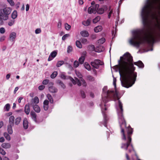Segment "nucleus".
<instances>
[{"label":"nucleus","instance_id":"nucleus-1","mask_svg":"<svg viewBox=\"0 0 160 160\" xmlns=\"http://www.w3.org/2000/svg\"><path fill=\"white\" fill-rule=\"evenodd\" d=\"M141 16L144 27H148L153 21L157 22L150 30L132 31L129 43L137 48L152 47L160 40V0H146L142 7Z\"/></svg>","mask_w":160,"mask_h":160},{"label":"nucleus","instance_id":"nucleus-2","mask_svg":"<svg viewBox=\"0 0 160 160\" xmlns=\"http://www.w3.org/2000/svg\"><path fill=\"white\" fill-rule=\"evenodd\" d=\"M132 57L128 52L125 53L123 57H121L118 61V65L113 68L116 72H119L123 80H121L123 87L128 88L135 83L137 77V73L134 71L135 68L132 62Z\"/></svg>","mask_w":160,"mask_h":160},{"label":"nucleus","instance_id":"nucleus-3","mask_svg":"<svg viewBox=\"0 0 160 160\" xmlns=\"http://www.w3.org/2000/svg\"><path fill=\"white\" fill-rule=\"evenodd\" d=\"M118 95V92L116 90L115 92L112 90H107V87H104L103 88V92L102 94V101L100 104V106L101 108L103 117L104 122L103 124L105 127H106L108 118L104 112V111L107 109V106H108V104H106V103L109 100L115 101L117 99V101L116 104V108L117 110L118 122L121 129V133L123 134V138L125 139V137L124 135V128H125L127 130V128L130 127L129 126L127 127L126 126V122L122 113V104L119 100Z\"/></svg>","mask_w":160,"mask_h":160},{"label":"nucleus","instance_id":"nucleus-4","mask_svg":"<svg viewBox=\"0 0 160 160\" xmlns=\"http://www.w3.org/2000/svg\"><path fill=\"white\" fill-rule=\"evenodd\" d=\"M10 8H5L0 10V24L2 25L3 23L2 19L4 20H7L8 18V15H9L11 11Z\"/></svg>","mask_w":160,"mask_h":160},{"label":"nucleus","instance_id":"nucleus-5","mask_svg":"<svg viewBox=\"0 0 160 160\" xmlns=\"http://www.w3.org/2000/svg\"><path fill=\"white\" fill-rule=\"evenodd\" d=\"M91 64L94 68L98 69L99 67V66L103 65L104 63L99 59H95L94 61L91 62Z\"/></svg>","mask_w":160,"mask_h":160},{"label":"nucleus","instance_id":"nucleus-6","mask_svg":"<svg viewBox=\"0 0 160 160\" xmlns=\"http://www.w3.org/2000/svg\"><path fill=\"white\" fill-rule=\"evenodd\" d=\"M60 78L64 79H69L74 84H76V82L75 80L72 77L69 76H67L64 72H62L60 74Z\"/></svg>","mask_w":160,"mask_h":160},{"label":"nucleus","instance_id":"nucleus-7","mask_svg":"<svg viewBox=\"0 0 160 160\" xmlns=\"http://www.w3.org/2000/svg\"><path fill=\"white\" fill-rule=\"evenodd\" d=\"M57 53V52L56 51H53L50 55L48 59V61H50L52 60L56 56Z\"/></svg>","mask_w":160,"mask_h":160},{"label":"nucleus","instance_id":"nucleus-8","mask_svg":"<svg viewBox=\"0 0 160 160\" xmlns=\"http://www.w3.org/2000/svg\"><path fill=\"white\" fill-rule=\"evenodd\" d=\"M16 37V33L14 32H11L9 36L10 40L12 42L14 41Z\"/></svg>","mask_w":160,"mask_h":160},{"label":"nucleus","instance_id":"nucleus-9","mask_svg":"<svg viewBox=\"0 0 160 160\" xmlns=\"http://www.w3.org/2000/svg\"><path fill=\"white\" fill-rule=\"evenodd\" d=\"M30 115L31 118L36 122H37V115L36 113L33 111H32L30 113Z\"/></svg>","mask_w":160,"mask_h":160},{"label":"nucleus","instance_id":"nucleus-10","mask_svg":"<svg viewBox=\"0 0 160 160\" xmlns=\"http://www.w3.org/2000/svg\"><path fill=\"white\" fill-rule=\"evenodd\" d=\"M23 127L24 128L26 129L28 126V122L26 118H24L23 120Z\"/></svg>","mask_w":160,"mask_h":160},{"label":"nucleus","instance_id":"nucleus-11","mask_svg":"<svg viewBox=\"0 0 160 160\" xmlns=\"http://www.w3.org/2000/svg\"><path fill=\"white\" fill-rule=\"evenodd\" d=\"M49 102L47 100H45L43 102V108L45 110H47L48 108Z\"/></svg>","mask_w":160,"mask_h":160},{"label":"nucleus","instance_id":"nucleus-12","mask_svg":"<svg viewBox=\"0 0 160 160\" xmlns=\"http://www.w3.org/2000/svg\"><path fill=\"white\" fill-rule=\"evenodd\" d=\"M1 146L3 148L8 149L10 148L11 145L9 143H3L2 144Z\"/></svg>","mask_w":160,"mask_h":160},{"label":"nucleus","instance_id":"nucleus-13","mask_svg":"<svg viewBox=\"0 0 160 160\" xmlns=\"http://www.w3.org/2000/svg\"><path fill=\"white\" fill-rule=\"evenodd\" d=\"M91 21V18H89L86 21H83L82 22V24L84 26H89Z\"/></svg>","mask_w":160,"mask_h":160},{"label":"nucleus","instance_id":"nucleus-14","mask_svg":"<svg viewBox=\"0 0 160 160\" xmlns=\"http://www.w3.org/2000/svg\"><path fill=\"white\" fill-rule=\"evenodd\" d=\"M134 64L138 66L139 68H142L144 67V64L141 61H139L138 62H135Z\"/></svg>","mask_w":160,"mask_h":160},{"label":"nucleus","instance_id":"nucleus-15","mask_svg":"<svg viewBox=\"0 0 160 160\" xmlns=\"http://www.w3.org/2000/svg\"><path fill=\"white\" fill-rule=\"evenodd\" d=\"M24 111L27 115H28L30 112V108L29 104H28L25 105L24 108Z\"/></svg>","mask_w":160,"mask_h":160},{"label":"nucleus","instance_id":"nucleus-16","mask_svg":"<svg viewBox=\"0 0 160 160\" xmlns=\"http://www.w3.org/2000/svg\"><path fill=\"white\" fill-rule=\"evenodd\" d=\"M104 48L102 46H99L97 47L95 49L96 52H102L104 50Z\"/></svg>","mask_w":160,"mask_h":160},{"label":"nucleus","instance_id":"nucleus-17","mask_svg":"<svg viewBox=\"0 0 160 160\" xmlns=\"http://www.w3.org/2000/svg\"><path fill=\"white\" fill-rule=\"evenodd\" d=\"M88 12L89 13L91 14L92 13H95L96 12L95 11L94 8L93 6H91L88 9Z\"/></svg>","mask_w":160,"mask_h":160},{"label":"nucleus","instance_id":"nucleus-18","mask_svg":"<svg viewBox=\"0 0 160 160\" xmlns=\"http://www.w3.org/2000/svg\"><path fill=\"white\" fill-rule=\"evenodd\" d=\"M12 125H8L7 127V130L8 133L10 134H11L12 133L13 131L12 129Z\"/></svg>","mask_w":160,"mask_h":160},{"label":"nucleus","instance_id":"nucleus-19","mask_svg":"<svg viewBox=\"0 0 160 160\" xmlns=\"http://www.w3.org/2000/svg\"><path fill=\"white\" fill-rule=\"evenodd\" d=\"M14 119V117L13 116H11L9 118V125H12V126H13Z\"/></svg>","mask_w":160,"mask_h":160},{"label":"nucleus","instance_id":"nucleus-20","mask_svg":"<svg viewBox=\"0 0 160 160\" xmlns=\"http://www.w3.org/2000/svg\"><path fill=\"white\" fill-rule=\"evenodd\" d=\"M80 34L83 37H88L89 36V34L88 32L86 30L81 31L80 32Z\"/></svg>","mask_w":160,"mask_h":160},{"label":"nucleus","instance_id":"nucleus-21","mask_svg":"<svg viewBox=\"0 0 160 160\" xmlns=\"http://www.w3.org/2000/svg\"><path fill=\"white\" fill-rule=\"evenodd\" d=\"M33 108L34 110L37 112L38 113L40 111V109L39 107L36 104L33 105Z\"/></svg>","mask_w":160,"mask_h":160},{"label":"nucleus","instance_id":"nucleus-22","mask_svg":"<svg viewBox=\"0 0 160 160\" xmlns=\"http://www.w3.org/2000/svg\"><path fill=\"white\" fill-rule=\"evenodd\" d=\"M57 83L60 85L61 87L63 89H65L66 88V86L64 83L60 80H58L57 81Z\"/></svg>","mask_w":160,"mask_h":160},{"label":"nucleus","instance_id":"nucleus-23","mask_svg":"<svg viewBox=\"0 0 160 160\" xmlns=\"http://www.w3.org/2000/svg\"><path fill=\"white\" fill-rule=\"evenodd\" d=\"M49 91L51 92L55 93L57 92L58 89L54 87H50L48 89Z\"/></svg>","mask_w":160,"mask_h":160},{"label":"nucleus","instance_id":"nucleus-24","mask_svg":"<svg viewBox=\"0 0 160 160\" xmlns=\"http://www.w3.org/2000/svg\"><path fill=\"white\" fill-rule=\"evenodd\" d=\"M102 28L101 26H98L96 27L94 29V31L96 32H100L102 30Z\"/></svg>","mask_w":160,"mask_h":160},{"label":"nucleus","instance_id":"nucleus-25","mask_svg":"<svg viewBox=\"0 0 160 160\" xmlns=\"http://www.w3.org/2000/svg\"><path fill=\"white\" fill-rule=\"evenodd\" d=\"M84 66L85 68L88 70L90 71L91 70V67L88 62H85L84 64Z\"/></svg>","mask_w":160,"mask_h":160},{"label":"nucleus","instance_id":"nucleus-26","mask_svg":"<svg viewBox=\"0 0 160 160\" xmlns=\"http://www.w3.org/2000/svg\"><path fill=\"white\" fill-rule=\"evenodd\" d=\"M21 118L20 117H18L15 120V124L16 125H18L21 122Z\"/></svg>","mask_w":160,"mask_h":160},{"label":"nucleus","instance_id":"nucleus-27","mask_svg":"<svg viewBox=\"0 0 160 160\" xmlns=\"http://www.w3.org/2000/svg\"><path fill=\"white\" fill-rule=\"evenodd\" d=\"M10 107V105L9 103H7L4 106V110L5 111H8Z\"/></svg>","mask_w":160,"mask_h":160},{"label":"nucleus","instance_id":"nucleus-28","mask_svg":"<svg viewBox=\"0 0 160 160\" xmlns=\"http://www.w3.org/2000/svg\"><path fill=\"white\" fill-rule=\"evenodd\" d=\"M85 59L84 56H81L79 59L78 61L80 64H82L84 62Z\"/></svg>","mask_w":160,"mask_h":160},{"label":"nucleus","instance_id":"nucleus-29","mask_svg":"<svg viewBox=\"0 0 160 160\" xmlns=\"http://www.w3.org/2000/svg\"><path fill=\"white\" fill-rule=\"evenodd\" d=\"M17 17V12L16 10L13 11L12 14V18L13 19H15Z\"/></svg>","mask_w":160,"mask_h":160},{"label":"nucleus","instance_id":"nucleus-30","mask_svg":"<svg viewBox=\"0 0 160 160\" xmlns=\"http://www.w3.org/2000/svg\"><path fill=\"white\" fill-rule=\"evenodd\" d=\"M109 12L108 14V18H110L111 17V14H113V10L112 9H111L110 6L109 7Z\"/></svg>","mask_w":160,"mask_h":160},{"label":"nucleus","instance_id":"nucleus-31","mask_svg":"<svg viewBox=\"0 0 160 160\" xmlns=\"http://www.w3.org/2000/svg\"><path fill=\"white\" fill-rule=\"evenodd\" d=\"M4 136L6 139L8 141H10L11 139V138L7 132H4L3 134Z\"/></svg>","mask_w":160,"mask_h":160},{"label":"nucleus","instance_id":"nucleus-32","mask_svg":"<svg viewBox=\"0 0 160 160\" xmlns=\"http://www.w3.org/2000/svg\"><path fill=\"white\" fill-rule=\"evenodd\" d=\"M64 63V62L63 61H59L57 62L56 64V66L57 67H59Z\"/></svg>","mask_w":160,"mask_h":160},{"label":"nucleus","instance_id":"nucleus-33","mask_svg":"<svg viewBox=\"0 0 160 160\" xmlns=\"http://www.w3.org/2000/svg\"><path fill=\"white\" fill-rule=\"evenodd\" d=\"M47 97L50 103H52L53 102V101L51 95L50 94H48L47 95Z\"/></svg>","mask_w":160,"mask_h":160},{"label":"nucleus","instance_id":"nucleus-34","mask_svg":"<svg viewBox=\"0 0 160 160\" xmlns=\"http://www.w3.org/2000/svg\"><path fill=\"white\" fill-rule=\"evenodd\" d=\"M104 12V9L102 8H99L96 11L98 13L100 14H102Z\"/></svg>","mask_w":160,"mask_h":160},{"label":"nucleus","instance_id":"nucleus-35","mask_svg":"<svg viewBox=\"0 0 160 160\" xmlns=\"http://www.w3.org/2000/svg\"><path fill=\"white\" fill-rule=\"evenodd\" d=\"M105 41V39L104 38H102L99 39L98 42V43L100 44H102Z\"/></svg>","mask_w":160,"mask_h":160},{"label":"nucleus","instance_id":"nucleus-36","mask_svg":"<svg viewBox=\"0 0 160 160\" xmlns=\"http://www.w3.org/2000/svg\"><path fill=\"white\" fill-rule=\"evenodd\" d=\"M100 19V17L99 16H97L93 20V23H97L99 21Z\"/></svg>","mask_w":160,"mask_h":160},{"label":"nucleus","instance_id":"nucleus-37","mask_svg":"<svg viewBox=\"0 0 160 160\" xmlns=\"http://www.w3.org/2000/svg\"><path fill=\"white\" fill-rule=\"evenodd\" d=\"M76 46L79 48H81L82 47V44L80 42L78 41H77L76 42Z\"/></svg>","mask_w":160,"mask_h":160},{"label":"nucleus","instance_id":"nucleus-38","mask_svg":"<svg viewBox=\"0 0 160 160\" xmlns=\"http://www.w3.org/2000/svg\"><path fill=\"white\" fill-rule=\"evenodd\" d=\"M79 62L78 61L76 60L73 63V66L75 68H77L79 65Z\"/></svg>","mask_w":160,"mask_h":160},{"label":"nucleus","instance_id":"nucleus-39","mask_svg":"<svg viewBox=\"0 0 160 160\" xmlns=\"http://www.w3.org/2000/svg\"><path fill=\"white\" fill-rule=\"evenodd\" d=\"M70 36V35L69 34H66L62 36V40L64 41L65 40H66L67 38L69 37Z\"/></svg>","mask_w":160,"mask_h":160},{"label":"nucleus","instance_id":"nucleus-40","mask_svg":"<svg viewBox=\"0 0 160 160\" xmlns=\"http://www.w3.org/2000/svg\"><path fill=\"white\" fill-rule=\"evenodd\" d=\"M57 75V72H54L51 75V78H55Z\"/></svg>","mask_w":160,"mask_h":160},{"label":"nucleus","instance_id":"nucleus-41","mask_svg":"<svg viewBox=\"0 0 160 160\" xmlns=\"http://www.w3.org/2000/svg\"><path fill=\"white\" fill-rule=\"evenodd\" d=\"M65 29L67 30H69L71 27V26L67 23H66L65 24Z\"/></svg>","mask_w":160,"mask_h":160},{"label":"nucleus","instance_id":"nucleus-42","mask_svg":"<svg viewBox=\"0 0 160 160\" xmlns=\"http://www.w3.org/2000/svg\"><path fill=\"white\" fill-rule=\"evenodd\" d=\"M87 78L90 81H93L94 80V78L90 75L88 76L87 77Z\"/></svg>","mask_w":160,"mask_h":160},{"label":"nucleus","instance_id":"nucleus-43","mask_svg":"<svg viewBox=\"0 0 160 160\" xmlns=\"http://www.w3.org/2000/svg\"><path fill=\"white\" fill-rule=\"evenodd\" d=\"M0 153L3 155H5L6 152L4 149L1 148H0Z\"/></svg>","mask_w":160,"mask_h":160},{"label":"nucleus","instance_id":"nucleus-44","mask_svg":"<svg viewBox=\"0 0 160 160\" xmlns=\"http://www.w3.org/2000/svg\"><path fill=\"white\" fill-rule=\"evenodd\" d=\"M95 49L93 45H91L89 46V49L91 51H95Z\"/></svg>","mask_w":160,"mask_h":160},{"label":"nucleus","instance_id":"nucleus-45","mask_svg":"<svg viewBox=\"0 0 160 160\" xmlns=\"http://www.w3.org/2000/svg\"><path fill=\"white\" fill-rule=\"evenodd\" d=\"M75 81L78 86H80L81 85V80L80 81L78 78H77L76 79V80H75Z\"/></svg>","mask_w":160,"mask_h":160},{"label":"nucleus","instance_id":"nucleus-46","mask_svg":"<svg viewBox=\"0 0 160 160\" xmlns=\"http://www.w3.org/2000/svg\"><path fill=\"white\" fill-rule=\"evenodd\" d=\"M39 100L38 98L37 97H35L34 99V102L36 104H37L39 102Z\"/></svg>","mask_w":160,"mask_h":160},{"label":"nucleus","instance_id":"nucleus-47","mask_svg":"<svg viewBox=\"0 0 160 160\" xmlns=\"http://www.w3.org/2000/svg\"><path fill=\"white\" fill-rule=\"evenodd\" d=\"M41 32V29L40 28H38L36 29L35 31V33L36 34H38L40 33Z\"/></svg>","mask_w":160,"mask_h":160},{"label":"nucleus","instance_id":"nucleus-48","mask_svg":"<svg viewBox=\"0 0 160 160\" xmlns=\"http://www.w3.org/2000/svg\"><path fill=\"white\" fill-rule=\"evenodd\" d=\"M72 50V46H69L67 48V52L68 53H69L70 52H71Z\"/></svg>","mask_w":160,"mask_h":160},{"label":"nucleus","instance_id":"nucleus-49","mask_svg":"<svg viewBox=\"0 0 160 160\" xmlns=\"http://www.w3.org/2000/svg\"><path fill=\"white\" fill-rule=\"evenodd\" d=\"M49 82V80L48 79L44 80L42 82V83L44 85H47L48 83Z\"/></svg>","mask_w":160,"mask_h":160},{"label":"nucleus","instance_id":"nucleus-50","mask_svg":"<svg viewBox=\"0 0 160 160\" xmlns=\"http://www.w3.org/2000/svg\"><path fill=\"white\" fill-rule=\"evenodd\" d=\"M8 2L10 5L12 6H14V3L12 0H7Z\"/></svg>","mask_w":160,"mask_h":160},{"label":"nucleus","instance_id":"nucleus-51","mask_svg":"<svg viewBox=\"0 0 160 160\" xmlns=\"http://www.w3.org/2000/svg\"><path fill=\"white\" fill-rule=\"evenodd\" d=\"M81 84H82L83 86H86V83L85 81L83 79H81Z\"/></svg>","mask_w":160,"mask_h":160},{"label":"nucleus","instance_id":"nucleus-52","mask_svg":"<svg viewBox=\"0 0 160 160\" xmlns=\"http://www.w3.org/2000/svg\"><path fill=\"white\" fill-rule=\"evenodd\" d=\"M14 20H11L8 22V25L9 26H12L14 24Z\"/></svg>","mask_w":160,"mask_h":160},{"label":"nucleus","instance_id":"nucleus-53","mask_svg":"<svg viewBox=\"0 0 160 160\" xmlns=\"http://www.w3.org/2000/svg\"><path fill=\"white\" fill-rule=\"evenodd\" d=\"M5 29L3 28H0V33L2 34H3L5 33Z\"/></svg>","mask_w":160,"mask_h":160},{"label":"nucleus","instance_id":"nucleus-54","mask_svg":"<svg viewBox=\"0 0 160 160\" xmlns=\"http://www.w3.org/2000/svg\"><path fill=\"white\" fill-rule=\"evenodd\" d=\"M53 83L52 82H49L48 83V89L50 88L53 87Z\"/></svg>","mask_w":160,"mask_h":160},{"label":"nucleus","instance_id":"nucleus-55","mask_svg":"<svg viewBox=\"0 0 160 160\" xmlns=\"http://www.w3.org/2000/svg\"><path fill=\"white\" fill-rule=\"evenodd\" d=\"M45 88L44 86L42 85L39 86L38 89L40 90H43Z\"/></svg>","mask_w":160,"mask_h":160},{"label":"nucleus","instance_id":"nucleus-56","mask_svg":"<svg viewBox=\"0 0 160 160\" xmlns=\"http://www.w3.org/2000/svg\"><path fill=\"white\" fill-rule=\"evenodd\" d=\"M81 94L82 97V98H85L86 95L84 92L83 91H81Z\"/></svg>","mask_w":160,"mask_h":160},{"label":"nucleus","instance_id":"nucleus-57","mask_svg":"<svg viewBox=\"0 0 160 160\" xmlns=\"http://www.w3.org/2000/svg\"><path fill=\"white\" fill-rule=\"evenodd\" d=\"M116 79L113 77V84L115 88L116 89Z\"/></svg>","mask_w":160,"mask_h":160},{"label":"nucleus","instance_id":"nucleus-58","mask_svg":"<svg viewBox=\"0 0 160 160\" xmlns=\"http://www.w3.org/2000/svg\"><path fill=\"white\" fill-rule=\"evenodd\" d=\"M99 7V4H96L95 8H94V9L96 12V11H97V10L99 8H98Z\"/></svg>","mask_w":160,"mask_h":160},{"label":"nucleus","instance_id":"nucleus-59","mask_svg":"<svg viewBox=\"0 0 160 160\" xmlns=\"http://www.w3.org/2000/svg\"><path fill=\"white\" fill-rule=\"evenodd\" d=\"M77 76L79 78H82V75L79 72H77L76 73Z\"/></svg>","mask_w":160,"mask_h":160},{"label":"nucleus","instance_id":"nucleus-60","mask_svg":"<svg viewBox=\"0 0 160 160\" xmlns=\"http://www.w3.org/2000/svg\"><path fill=\"white\" fill-rule=\"evenodd\" d=\"M62 25V22L61 21H59L58 24V28H60Z\"/></svg>","mask_w":160,"mask_h":160},{"label":"nucleus","instance_id":"nucleus-61","mask_svg":"<svg viewBox=\"0 0 160 160\" xmlns=\"http://www.w3.org/2000/svg\"><path fill=\"white\" fill-rule=\"evenodd\" d=\"M29 9V5L28 4H27L26 5V11H28Z\"/></svg>","mask_w":160,"mask_h":160},{"label":"nucleus","instance_id":"nucleus-62","mask_svg":"<svg viewBox=\"0 0 160 160\" xmlns=\"http://www.w3.org/2000/svg\"><path fill=\"white\" fill-rule=\"evenodd\" d=\"M87 53V52L86 51H84L83 52H82V56H84V57H85V56L86 55Z\"/></svg>","mask_w":160,"mask_h":160},{"label":"nucleus","instance_id":"nucleus-63","mask_svg":"<svg viewBox=\"0 0 160 160\" xmlns=\"http://www.w3.org/2000/svg\"><path fill=\"white\" fill-rule=\"evenodd\" d=\"M5 38V37L4 36H3L1 37V38H0V41L1 42H2L4 40Z\"/></svg>","mask_w":160,"mask_h":160},{"label":"nucleus","instance_id":"nucleus-64","mask_svg":"<svg viewBox=\"0 0 160 160\" xmlns=\"http://www.w3.org/2000/svg\"><path fill=\"white\" fill-rule=\"evenodd\" d=\"M5 141L4 138L3 137H2L0 138V142H3Z\"/></svg>","mask_w":160,"mask_h":160}]
</instances>
